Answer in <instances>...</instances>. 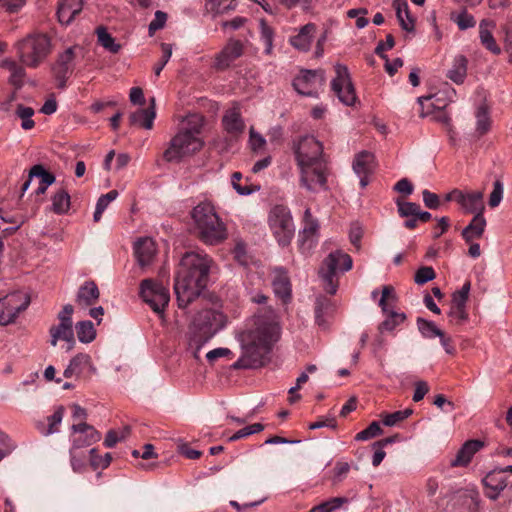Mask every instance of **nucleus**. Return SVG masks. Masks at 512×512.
Returning a JSON list of instances; mask_svg holds the SVG:
<instances>
[{"mask_svg":"<svg viewBox=\"0 0 512 512\" xmlns=\"http://www.w3.org/2000/svg\"><path fill=\"white\" fill-rule=\"evenodd\" d=\"M281 336V327L271 308L259 309L236 334L241 355L232 364L235 370L258 369L266 366Z\"/></svg>","mask_w":512,"mask_h":512,"instance_id":"1","label":"nucleus"},{"mask_svg":"<svg viewBox=\"0 0 512 512\" xmlns=\"http://www.w3.org/2000/svg\"><path fill=\"white\" fill-rule=\"evenodd\" d=\"M214 265L206 253L186 252L179 263L174 290L179 308H186L206 288L209 274Z\"/></svg>","mask_w":512,"mask_h":512,"instance_id":"2","label":"nucleus"},{"mask_svg":"<svg viewBox=\"0 0 512 512\" xmlns=\"http://www.w3.org/2000/svg\"><path fill=\"white\" fill-rule=\"evenodd\" d=\"M205 119L194 113L188 115L182 122L178 133L170 140L163 158L167 162H178L187 155L200 151L204 146L201 138Z\"/></svg>","mask_w":512,"mask_h":512,"instance_id":"3","label":"nucleus"},{"mask_svg":"<svg viewBox=\"0 0 512 512\" xmlns=\"http://www.w3.org/2000/svg\"><path fill=\"white\" fill-rule=\"evenodd\" d=\"M198 238L206 245H218L227 239L225 224L221 221L211 202L203 201L191 211Z\"/></svg>","mask_w":512,"mask_h":512,"instance_id":"4","label":"nucleus"},{"mask_svg":"<svg viewBox=\"0 0 512 512\" xmlns=\"http://www.w3.org/2000/svg\"><path fill=\"white\" fill-rule=\"evenodd\" d=\"M14 48L23 65L36 68L49 55L51 40L44 33H31L18 40Z\"/></svg>","mask_w":512,"mask_h":512,"instance_id":"5","label":"nucleus"},{"mask_svg":"<svg viewBox=\"0 0 512 512\" xmlns=\"http://www.w3.org/2000/svg\"><path fill=\"white\" fill-rule=\"evenodd\" d=\"M225 323L224 314L213 309L202 310L194 317L190 346L195 347V354L225 326Z\"/></svg>","mask_w":512,"mask_h":512,"instance_id":"6","label":"nucleus"},{"mask_svg":"<svg viewBox=\"0 0 512 512\" xmlns=\"http://www.w3.org/2000/svg\"><path fill=\"white\" fill-rule=\"evenodd\" d=\"M352 266L351 256L342 250L329 253L319 268V277L324 284V290L330 295L336 294L339 287L337 272L345 273L351 270Z\"/></svg>","mask_w":512,"mask_h":512,"instance_id":"7","label":"nucleus"},{"mask_svg":"<svg viewBox=\"0 0 512 512\" xmlns=\"http://www.w3.org/2000/svg\"><path fill=\"white\" fill-rule=\"evenodd\" d=\"M268 225L281 246L290 244L295 227L289 208L285 205H275L271 208L268 215Z\"/></svg>","mask_w":512,"mask_h":512,"instance_id":"8","label":"nucleus"},{"mask_svg":"<svg viewBox=\"0 0 512 512\" xmlns=\"http://www.w3.org/2000/svg\"><path fill=\"white\" fill-rule=\"evenodd\" d=\"M397 296L395 289L391 285H385L382 288L379 306L386 315L385 320L379 325L380 331H393L398 325L406 320V315L395 311Z\"/></svg>","mask_w":512,"mask_h":512,"instance_id":"9","label":"nucleus"},{"mask_svg":"<svg viewBox=\"0 0 512 512\" xmlns=\"http://www.w3.org/2000/svg\"><path fill=\"white\" fill-rule=\"evenodd\" d=\"M140 296L157 314H162L170 300L169 291L161 283L144 279L140 283Z\"/></svg>","mask_w":512,"mask_h":512,"instance_id":"10","label":"nucleus"},{"mask_svg":"<svg viewBox=\"0 0 512 512\" xmlns=\"http://www.w3.org/2000/svg\"><path fill=\"white\" fill-rule=\"evenodd\" d=\"M300 182L303 187L312 192L327 189V164L316 162L300 164Z\"/></svg>","mask_w":512,"mask_h":512,"instance_id":"11","label":"nucleus"},{"mask_svg":"<svg viewBox=\"0 0 512 512\" xmlns=\"http://www.w3.org/2000/svg\"><path fill=\"white\" fill-rule=\"evenodd\" d=\"M335 73L336 76L331 82L332 90L343 104L353 106L357 101V95L348 68L345 65L336 64Z\"/></svg>","mask_w":512,"mask_h":512,"instance_id":"12","label":"nucleus"},{"mask_svg":"<svg viewBox=\"0 0 512 512\" xmlns=\"http://www.w3.org/2000/svg\"><path fill=\"white\" fill-rule=\"evenodd\" d=\"M29 304V296L19 292L11 293L0 299V325L14 323L19 313L26 310Z\"/></svg>","mask_w":512,"mask_h":512,"instance_id":"13","label":"nucleus"},{"mask_svg":"<svg viewBox=\"0 0 512 512\" xmlns=\"http://www.w3.org/2000/svg\"><path fill=\"white\" fill-rule=\"evenodd\" d=\"M325 83L324 71L319 70H302L300 74L294 78V89L303 96L317 97L318 91Z\"/></svg>","mask_w":512,"mask_h":512,"instance_id":"14","label":"nucleus"},{"mask_svg":"<svg viewBox=\"0 0 512 512\" xmlns=\"http://www.w3.org/2000/svg\"><path fill=\"white\" fill-rule=\"evenodd\" d=\"M297 164L326 162L323 159V146L314 136H304L294 147Z\"/></svg>","mask_w":512,"mask_h":512,"instance_id":"15","label":"nucleus"},{"mask_svg":"<svg viewBox=\"0 0 512 512\" xmlns=\"http://www.w3.org/2000/svg\"><path fill=\"white\" fill-rule=\"evenodd\" d=\"M244 53V44L240 40L229 39L215 56L214 68L219 71L228 69Z\"/></svg>","mask_w":512,"mask_h":512,"instance_id":"16","label":"nucleus"},{"mask_svg":"<svg viewBox=\"0 0 512 512\" xmlns=\"http://www.w3.org/2000/svg\"><path fill=\"white\" fill-rule=\"evenodd\" d=\"M74 59V48L69 47L58 55L54 65L52 66V73L58 81L59 88L65 87L67 79L72 74L74 70Z\"/></svg>","mask_w":512,"mask_h":512,"instance_id":"17","label":"nucleus"},{"mask_svg":"<svg viewBox=\"0 0 512 512\" xmlns=\"http://www.w3.org/2000/svg\"><path fill=\"white\" fill-rule=\"evenodd\" d=\"M223 129L235 137L241 135L245 130V122L241 113V106L238 102H233L222 117Z\"/></svg>","mask_w":512,"mask_h":512,"instance_id":"18","label":"nucleus"},{"mask_svg":"<svg viewBox=\"0 0 512 512\" xmlns=\"http://www.w3.org/2000/svg\"><path fill=\"white\" fill-rule=\"evenodd\" d=\"M272 288L273 291L284 304L290 302L292 298V285L286 269L275 267L272 270Z\"/></svg>","mask_w":512,"mask_h":512,"instance_id":"19","label":"nucleus"},{"mask_svg":"<svg viewBox=\"0 0 512 512\" xmlns=\"http://www.w3.org/2000/svg\"><path fill=\"white\" fill-rule=\"evenodd\" d=\"M353 170L360 177V185L365 188L369 184V176L375 170V156L368 151L358 153L353 161Z\"/></svg>","mask_w":512,"mask_h":512,"instance_id":"20","label":"nucleus"},{"mask_svg":"<svg viewBox=\"0 0 512 512\" xmlns=\"http://www.w3.org/2000/svg\"><path fill=\"white\" fill-rule=\"evenodd\" d=\"M71 429L73 433L77 435L74 437L72 443V447L74 449L88 447L99 441L101 438L100 433L93 426L88 425L85 422L73 424Z\"/></svg>","mask_w":512,"mask_h":512,"instance_id":"21","label":"nucleus"},{"mask_svg":"<svg viewBox=\"0 0 512 512\" xmlns=\"http://www.w3.org/2000/svg\"><path fill=\"white\" fill-rule=\"evenodd\" d=\"M483 484L487 490L486 495L492 500H496L499 494L509 485L511 481L505 475V470L494 469L483 479Z\"/></svg>","mask_w":512,"mask_h":512,"instance_id":"22","label":"nucleus"},{"mask_svg":"<svg viewBox=\"0 0 512 512\" xmlns=\"http://www.w3.org/2000/svg\"><path fill=\"white\" fill-rule=\"evenodd\" d=\"M134 255L140 266L149 265L156 255V243L150 237L139 238L134 243Z\"/></svg>","mask_w":512,"mask_h":512,"instance_id":"23","label":"nucleus"},{"mask_svg":"<svg viewBox=\"0 0 512 512\" xmlns=\"http://www.w3.org/2000/svg\"><path fill=\"white\" fill-rule=\"evenodd\" d=\"M50 344L56 346L59 340H63L67 343L66 351H70L75 346V338L73 331V323L59 322L57 325H53L49 329Z\"/></svg>","mask_w":512,"mask_h":512,"instance_id":"24","label":"nucleus"},{"mask_svg":"<svg viewBox=\"0 0 512 512\" xmlns=\"http://www.w3.org/2000/svg\"><path fill=\"white\" fill-rule=\"evenodd\" d=\"M484 447V442L481 440H468L458 450L454 459L451 460V467H465L470 462L473 456Z\"/></svg>","mask_w":512,"mask_h":512,"instance_id":"25","label":"nucleus"},{"mask_svg":"<svg viewBox=\"0 0 512 512\" xmlns=\"http://www.w3.org/2000/svg\"><path fill=\"white\" fill-rule=\"evenodd\" d=\"M496 24L491 19H483L479 23V39L482 46L493 53L494 55H499L501 53V48L497 44L492 32L495 29Z\"/></svg>","mask_w":512,"mask_h":512,"instance_id":"26","label":"nucleus"},{"mask_svg":"<svg viewBox=\"0 0 512 512\" xmlns=\"http://www.w3.org/2000/svg\"><path fill=\"white\" fill-rule=\"evenodd\" d=\"M100 297V291L97 284L92 281H85L78 289L75 302L81 308H87L94 305Z\"/></svg>","mask_w":512,"mask_h":512,"instance_id":"27","label":"nucleus"},{"mask_svg":"<svg viewBox=\"0 0 512 512\" xmlns=\"http://www.w3.org/2000/svg\"><path fill=\"white\" fill-rule=\"evenodd\" d=\"M484 193L482 191H472L464 193L461 191V196L459 199V205L466 213H484V202H483Z\"/></svg>","mask_w":512,"mask_h":512,"instance_id":"28","label":"nucleus"},{"mask_svg":"<svg viewBox=\"0 0 512 512\" xmlns=\"http://www.w3.org/2000/svg\"><path fill=\"white\" fill-rule=\"evenodd\" d=\"M316 32V25L308 23L302 26L295 36L289 40L290 44L297 50L307 52L312 44Z\"/></svg>","mask_w":512,"mask_h":512,"instance_id":"29","label":"nucleus"},{"mask_svg":"<svg viewBox=\"0 0 512 512\" xmlns=\"http://www.w3.org/2000/svg\"><path fill=\"white\" fill-rule=\"evenodd\" d=\"M82 8L83 0H61L57 10L59 21L62 24H70Z\"/></svg>","mask_w":512,"mask_h":512,"instance_id":"30","label":"nucleus"},{"mask_svg":"<svg viewBox=\"0 0 512 512\" xmlns=\"http://www.w3.org/2000/svg\"><path fill=\"white\" fill-rule=\"evenodd\" d=\"M86 369L95 371L91 357L88 354L79 353L71 359L69 365L64 370L63 375L65 378H71L73 376L79 377Z\"/></svg>","mask_w":512,"mask_h":512,"instance_id":"31","label":"nucleus"},{"mask_svg":"<svg viewBox=\"0 0 512 512\" xmlns=\"http://www.w3.org/2000/svg\"><path fill=\"white\" fill-rule=\"evenodd\" d=\"M155 117V99L152 98L148 108L138 109L129 116V122L131 125H139L147 130H150L153 127Z\"/></svg>","mask_w":512,"mask_h":512,"instance_id":"32","label":"nucleus"},{"mask_svg":"<svg viewBox=\"0 0 512 512\" xmlns=\"http://www.w3.org/2000/svg\"><path fill=\"white\" fill-rule=\"evenodd\" d=\"M486 219L482 213L474 215L471 222L462 230V237L466 243H471L474 239H480L485 231Z\"/></svg>","mask_w":512,"mask_h":512,"instance_id":"33","label":"nucleus"},{"mask_svg":"<svg viewBox=\"0 0 512 512\" xmlns=\"http://www.w3.org/2000/svg\"><path fill=\"white\" fill-rule=\"evenodd\" d=\"M393 6L401 28L408 33L414 32L415 23L410 15L407 0H394Z\"/></svg>","mask_w":512,"mask_h":512,"instance_id":"34","label":"nucleus"},{"mask_svg":"<svg viewBox=\"0 0 512 512\" xmlns=\"http://www.w3.org/2000/svg\"><path fill=\"white\" fill-rule=\"evenodd\" d=\"M51 211L57 215H65L69 212L71 206V197L64 188L56 191L51 197Z\"/></svg>","mask_w":512,"mask_h":512,"instance_id":"35","label":"nucleus"},{"mask_svg":"<svg viewBox=\"0 0 512 512\" xmlns=\"http://www.w3.org/2000/svg\"><path fill=\"white\" fill-rule=\"evenodd\" d=\"M468 60L463 55L454 58L452 68L448 71V78L456 84H462L467 75Z\"/></svg>","mask_w":512,"mask_h":512,"instance_id":"36","label":"nucleus"},{"mask_svg":"<svg viewBox=\"0 0 512 512\" xmlns=\"http://www.w3.org/2000/svg\"><path fill=\"white\" fill-rule=\"evenodd\" d=\"M475 117L476 132L478 133L479 136H483L489 132L492 125V119L490 116L488 106L485 104H481L480 106H478L475 111Z\"/></svg>","mask_w":512,"mask_h":512,"instance_id":"37","label":"nucleus"},{"mask_svg":"<svg viewBox=\"0 0 512 512\" xmlns=\"http://www.w3.org/2000/svg\"><path fill=\"white\" fill-rule=\"evenodd\" d=\"M335 310V306L331 299L326 296H319L315 302V320L318 325H324L326 323L325 316L332 313Z\"/></svg>","mask_w":512,"mask_h":512,"instance_id":"38","label":"nucleus"},{"mask_svg":"<svg viewBox=\"0 0 512 512\" xmlns=\"http://www.w3.org/2000/svg\"><path fill=\"white\" fill-rule=\"evenodd\" d=\"M304 226L302 231L300 232V237L303 241H307L314 237L319 229V224L317 219L312 216L310 208H307L304 212L303 218Z\"/></svg>","mask_w":512,"mask_h":512,"instance_id":"39","label":"nucleus"},{"mask_svg":"<svg viewBox=\"0 0 512 512\" xmlns=\"http://www.w3.org/2000/svg\"><path fill=\"white\" fill-rule=\"evenodd\" d=\"M96 34L98 38L99 44L108 50L111 53H118L121 45L115 42V39L112 37L110 33H108L107 29L103 26H100L96 29Z\"/></svg>","mask_w":512,"mask_h":512,"instance_id":"40","label":"nucleus"},{"mask_svg":"<svg viewBox=\"0 0 512 512\" xmlns=\"http://www.w3.org/2000/svg\"><path fill=\"white\" fill-rule=\"evenodd\" d=\"M450 19L456 23L460 30H467L473 28L476 25L474 16L464 8L459 12H452Z\"/></svg>","mask_w":512,"mask_h":512,"instance_id":"41","label":"nucleus"},{"mask_svg":"<svg viewBox=\"0 0 512 512\" xmlns=\"http://www.w3.org/2000/svg\"><path fill=\"white\" fill-rule=\"evenodd\" d=\"M77 337L82 343H90L96 337V330L91 321H80L76 324Z\"/></svg>","mask_w":512,"mask_h":512,"instance_id":"42","label":"nucleus"},{"mask_svg":"<svg viewBox=\"0 0 512 512\" xmlns=\"http://www.w3.org/2000/svg\"><path fill=\"white\" fill-rule=\"evenodd\" d=\"M118 197L117 190H110L108 193L101 195L96 203L95 212L93 215V219L95 222H99L103 212L108 207V205L114 201Z\"/></svg>","mask_w":512,"mask_h":512,"instance_id":"43","label":"nucleus"},{"mask_svg":"<svg viewBox=\"0 0 512 512\" xmlns=\"http://www.w3.org/2000/svg\"><path fill=\"white\" fill-rule=\"evenodd\" d=\"M15 114L22 120L21 127L24 130H30L34 128L35 122L32 119L34 115V109L23 104H18L16 107Z\"/></svg>","mask_w":512,"mask_h":512,"instance_id":"44","label":"nucleus"},{"mask_svg":"<svg viewBox=\"0 0 512 512\" xmlns=\"http://www.w3.org/2000/svg\"><path fill=\"white\" fill-rule=\"evenodd\" d=\"M348 499L345 497H335L327 501H324L313 508L309 512H334L338 510L344 503H347Z\"/></svg>","mask_w":512,"mask_h":512,"instance_id":"45","label":"nucleus"},{"mask_svg":"<svg viewBox=\"0 0 512 512\" xmlns=\"http://www.w3.org/2000/svg\"><path fill=\"white\" fill-rule=\"evenodd\" d=\"M413 413V410L410 408L395 411L393 413H387L382 415V423L385 426H395L401 421L407 419L411 414Z\"/></svg>","mask_w":512,"mask_h":512,"instance_id":"46","label":"nucleus"},{"mask_svg":"<svg viewBox=\"0 0 512 512\" xmlns=\"http://www.w3.org/2000/svg\"><path fill=\"white\" fill-rule=\"evenodd\" d=\"M417 326L420 333L425 338H435L441 335L442 330H440L434 322L425 320L423 318L417 319Z\"/></svg>","mask_w":512,"mask_h":512,"instance_id":"47","label":"nucleus"},{"mask_svg":"<svg viewBox=\"0 0 512 512\" xmlns=\"http://www.w3.org/2000/svg\"><path fill=\"white\" fill-rule=\"evenodd\" d=\"M33 177L40 178V182L47 187L52 185L56 180L55 176L47 171L41 164H36L30 169V178Z\"/></svg>","mask_w":512,"mask_h":512,"instance_id":"48","label":"nucleus"},{"mask_svg":"<svg viewBox=\"0 0 512 512\" xmlns=\"http://www.w3.org/2000/svg\"><path fill=\"white\" fill-rule=\"evenodd\" d=\"M89 454H90V465L94 470H96L98 468L106 469L112 461L111 453H106L104 456H101L97 453L96 448H92L89 451Z\"/></svg>","mask_w":512,"mask_h":512,"instance_id":"49","label":"nucleus"},{"mask_svg":"<svg viewBox=\"0 0 512 512\" xmlns=\"http://www.w3.org/2000/svg\"><path fill=\"white\" fill-rule=\"evenodd\" d=\"M260 33H261V39L263 40L265 44V54L270 55L272 53L273 49V37H274V31L273 29L267 24L265 20L260 21Z\"/></svg>","mask_w":512,"mask_h":512,"instance_id":"50","label":"nucleus"},{"mask_svg":"<svg viewBox=\"0 0 512 512\" xmlns=\"http://www.w3.org/2000/svg\"><path fill=\"white\" fill-rule=\"evenodd\" d=\"M396 205L398 207L399 215L403 218L416 217L420 209L419 204L402 201L400 199L396 200Z\"/></svg>","mask_w":512,"mask_h":512,"instance_id":"51","label":"nucleus"},{"mask_svg":"<svg viewBox=\"0 0 512 512\" xmlns=\"http://www.w3.org/2000/svg\"><path fill=\"white\" fill-rule=\"evenodd\" d=\"M382 428L377 421H373L367 428L356 434L355 440L366 441L382 434Z\"/></svg>","mask_w":512,"mask_h":512,"instance_id":"52","label":"nucleus"},{"mask_svg":"<svg viewBox=\"0 0 512 512\" xmlns=\"http://www.w3.org/2000/svg\"><path fill=\"white\" fill-rule=\"evenodd\" d=\"M210 10L215 14H223L235 9V0H207Z\"/></svg>","mask_w":512,"mask_h":512,"instance_id":"53","label":"nucleus"},{"mask_svg":"<svg viewBox=\"0 0 512 512\" xmlns=\"http://www.w3.org/2000/svg\"><path fill=\"white\" fill-rule=\"evenodd\" d=\"M263 429H264V425L261 423H254V424L248 425V426L238 430L237 432H235L232 436H230L229 441L230 442L237 441V440L247 437L249 435L259 433V432L263 431Z\"/></svg>","mask_w":512,"mask_h":512,"instance_id":"54","label":"nucleus"},{"mask_svg":"<svg viewBox=\"0 0 512 512\" xmlns=\"http://www.w3.org/2000/svg\"><path fill=\"white\" fill-rule=\"evenodd\" d=\"M470 292V283L466 282L462 288L452 294L451 306L466 307Z\"/></svg>","mask_w":512,"mask_h":512,"instance_id":"55","label":"nucleus"},{"mask_svg":"<svg viewBox=\"0 0 512 512\" xmlns=\"http://www.w3.org/2000/svg\"><path fill=\"white\" fill-rule=\"evenodd\" d=\"M162 57L154 66V73L159 76L172 55V45L168 43L161 44Z\"/></svg>","mask_w":512,"mask_h":512,"instance_id":"56","label":"nucleus"},{"mask_svg":"<svg viewBox=\"0 0 512 512\" xmlns=\"http://www.w3.org/2000/svg\"><path fill=\"white\" fill-rule=\"evenodd\" d=\"M436 277L435 271L430 266H422L420 267L414 276V281L418 285H423Z\"/></svg>","mask_w":512,"mask_h":512,"instance_id":"57","label":"nucleus"},{"mask_svg":"<svg viewBox=\"0 0 512 512\" xmlns=\"http://www.w3.org/2000/svg\"><path fill=\"white\" fill-rule=\"evenodd\" d=\"M503 183L500 179H496L493 183V190L489 195L488 204L490 207H497L503 198Z\"/></svg>","mask_w":512,"mask_h":512,"instance_id":"58","label":"nucleus"},{"mask_svg":"<svg viewBox=\"0 0 512 512\" xmlns=\"http://www.w3.org/2000/svg\"><path fill=\"white\" fill-rule=\"evenodd\" d=\"M234 259L241 265L249 263V256L246 249V244L242 240H237L232 250Z\"/></svg>","mask_w":512,"mask_h":512,"instance_id":"59","label":"nucleus"},{"mask_svg":"<svg viewBox=\"0 0 512 512\" xmlns=\"http://www.w3.org/2000/svg\"><path fill=\"white\" fill-rule=\"evenodd\" d=\"M63 416H64V407L63 406L57 407V409L54 411V413L52 415L48 416V418H47V421H48L47 433L48 434H52L58 430V426L62 422Z\"/></svg>","mask_w":512,"mask_h":512,"instance_id":"60","label":"nucleus"},{"mask_svg":"<svg viewBox=\"0 0 512 512\" xmlns=\"http://www.w3.org/2000/svg\"><path fill=\"white\" fill-rule=\"evenodd\" d=\"M450 321L454 324L461 325L468 319L466 307L451 306L448 313Z\"/></svg>","mask_w":512,"mask_h":512,"instance_id":"61","label":"nucleus"},{"mask_svg":"<svg viewBox=\"0 0 512 512\" xmlns=\"http://www.w3.org/2000/svg\"><path fill=\"white\" fill-rule=\"evenodd\" d=\"M265 144L266 140L264 137L257 133L253 127H251L249 131V145L252 151L257 152L258 150L262 149Z\"/></svg>","mask_w":512,"mask_h":512,"instance_id":"62","label":"nucleus"},{"mask_svg":"<svg viewBox=\"0 0 512 512\" xmlns=\"http://www.w3.org/2000/svg\"><path fill=\"white\" fill-rule=\"evenodd\" d=\"M25 77L24 68L19 65L15 70L10 72L9 82L16 88L20 89L23 86V79Z\"/></svg>","mask_w":512,"mask_h":512,"instance_id":"63","label":"nucleus"},{"mask_svg":"<svg viewBox=\"0 0 512 512\" xmlns=\"http://www.w3.org/2000/svg\"><path fill=\"white\" fill-rule=\"evenodd\" d=\"M423 202L429 209H437L440 206L439 196L427 189L422 192Z\"/></svg>","mask_w":512,"mask_h":512,"instance_id":"64","label":"nucleus"}]
</instances>
